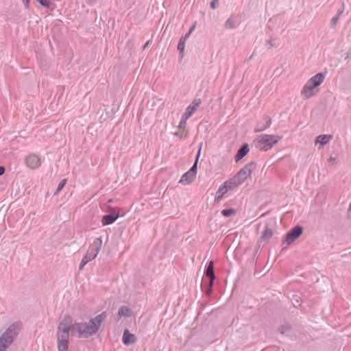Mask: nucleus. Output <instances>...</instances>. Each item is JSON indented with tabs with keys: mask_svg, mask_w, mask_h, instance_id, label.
I'll list each match as a JSON object with an SVG mask.
<instances>
[{
	"mask_svg": "<svg viewBox=\"0 0 351 351\" xmlns=\"http://www.w3.org/2000/svg\"><path fill=\"white\" fill-rule=\"evenodd\" d=\"M339 13H341V15L343 13V10L339 11L337 14H339Z\"/></svg>",
	"mask_w": 351,
	"mask_h": 351,
	"instance_id": "nucleus-39",
	"label": "nucleus"
},
{
	"mask_svg": "<svg viewBox=\"0 0 351 351\" xmlns=\"http://www.w3.org/2000/svg\"><path fill=\"white\" fill-rule=\"evenodd\" d=\"M106 316V312L104 311L88 323H76L72 325L73 332L76 330L80 337L88 338L97 332Z\"/></svg>",
	"mask_w": 351,
	"mask_h": 351,
	"instance_id": "nucleus-1",
	"label": "nucleus"
},
{
	"mask_svg": "<svg viewBox=\"0 0 351 351\" xmlns=\"http://www.w3.org/2000/svg\"><path fill=\"white\" fill-rule=\"evenodd\" d=\"M332 138V136L330 134H322L318 136L315 141V145L324 146L327 144L331 139Z\"/></svg>",
	"mask_w": 351,
	"mask_h": 351,
	"instance_id": "nucleus-17",
	"label": "nucleus"
},
{
	"mask_svg": "<svg viewBox=\"0 0 351 351\" xmlns=\"http://www.w3.org/2000/svg\"><path fill=\"white\" fill-rule=\"evenodd\" d=\"M149 43V41H147L145 45H144V48L147 47Z\"/></svg>",
	"mask_w": 351,
	"mask_h": 351,
	"instance_id": "nucleus-38",
	"label": "nucleus"
},
{
	"mask_svg": "<svg viewBox=\"0 0 351 351\" xmlns=\"http://www.w3.org/2000/svg\"><path fill=\"white\" fill-rule=\"evenodd\" d=\"M122 340L125 346H130L136 341V337L134 334H131L128 329H125Z\"/></svg>",
	"mask_w": 351,
	"mask_h": 351,
	"instance_id": "nucleus-15",
	"label": "nucleus"
},
{
	"mask_svg": "<svg viewBox=\"0 0 351 351\" xmlns=\"http://www.w3.org/2000/svg\"><path fill=\"white\" fill-rule=\"evenodd\" d=\"M290 326H283L279 328L278 330L281 334L284 335L286 334L289 330H290Z\"/></svg>",
	"mask_w": 351,
	"mask_h": 351,
	"instance_id": "nucleus-26",
	"label": "nucleus"
},
{
	"mask_svg": "<svg viewBox=\"0 0 351 351\" xmlns=\"http://www.w3.org/2000/svg\"><path fill=\"white\" fill-rule=\"evenodd\" d=\"M133 315L132 309L128 306H121L118 312V319H121L122 317H130Z\"/></svg>",
	"mask_w": 351,
	"mask_h": 351,
	"instance_id": "nucleus-18",
	"label": "nucleus"
},
{
	"mask_svg": "<svg viewBox=\"0 0 351 351\" xmlns=\"http://www.w3.org/2000/svg\"><path fill=\"white\" fill-rule=\"evenodd\" d=\"M348 215L350 219H351V203L349 206L348 211Z\"/></svg>",
	"mask_w": 351,
	"mask_h": 351,
	"instance_id": "nucleus-35",
	"label": "nucleus"
},
{
	"mask_svg": "<svg viewBox=\"0 0 351 351\" xmlns=\"http://www.w3.org/2000/svg\"><path fill=\"white\" fill-rule=\"evenodd\" d=\"M102 246V240L101 238H96L94 239L93 243L90 245V247L88 248L86 254L84 256V258L82 260V262L80 265V269L82 270L84 266L91 261L92 260L95 259Z\"/></svg>",
	"mask_w": 351,
	"mask_h": 351,
	"instance_id": "nucleus-6",
	"label": "nucleus"
},
{
	"mask_svg": "<svg viewBox=\"0 0 351 351\" xmlns=\"http://www.w3.org/2000/svg\"><path fill=\"white\" fill-rule=\"evenodd\" d=\"M40 5H42L43 6H45L46 8H49L51 4V2L50 0H37Z\"/></svg>",
	"mask_w": 351,
	"mask_h": 351,
	"instance_id": "nucleus-27",
	"label": "nucleus"
},
{
	"mask_svg": "<svg viewBox=\"0 0 351 351\" xmlns=\"http://www.w3.org/2000/svg\"><path fill=\"white\" fill-rule=\"evenodd\" d=\"M197 162H198L197 155H196V157H195L193 165L191 168V169H193V171H196V169H197Z\"/></svg>",
	"mask_w": 351,
	"mask_h": 351,
	"instance_id": "nucleus-30",
	"label": "nucleus"
},
{
	"mask_svg": "<svg viewBox=\"0 0 351 351\" xmlns=\"http://www.w3.org/2000/svg\"><path fill=\"white\" fill-rule=\"evenodd\" d=\"M273 235V232L270 228H266L263 232L261 240V241H267L269 240Z\"/></svg>",
	"mask_w": 351,
	"mask_h": 351,
	"instance_id": "nucleus-19",
	"label": "nucleus"
},
{
	"mask_svg": "<svg viewBox=\"0 0 351 351\" xmlns=\"http://www.w3.org/2000/svg\"><path fill=\"white\" fill-rule=\"evenodd\" d=\"M325 75L323 73H317L311 77L304 84L301 95L304 99H309L315 96L319 92V86L323 83Z\"/></svg>",
	"mask_w": 351,
	"mask_h": 351,
	"instance_id": "nucleus-4",
	"label": "nucleus"
},
{
	"mask_svg": "<svg viewBox=\"0 0 351 351\" xmlns=\"http://www.w3.org/2000/svg\"><path fill=\"white\" fill-rule=\"evenodd\" d=\"M265 121H265V123L264 124V125L257 127V129H256L257 131L264 130L270 126L271 123V119H269L268 117H266Z\"/></svg>",
	"mask_w": 351,
	"mask_h": 351,
	"instance_id": "nucleus-22",
	"label": "nucleus"
},
{
	"mask_svg": "<svg viewBox=\"0 0 351 351\" xmlns=\"http://www.w3.org/2000/svg\"><path fill=\"white\" fill-rule=\"evenodd\" d=\"M237 186L233 183L232 179H229L226 181L218 189L216 193V199H221L226 193L229 191H233L237 189Z\"/></svg>",
	"mask_w": 351,
	"mask_h": 351,
	"instance_id": "nucleus-9",
	"label": "nucleus"
},
{
	"mask_svg": "<svg viewBox=\"0 0 351 351\" xmlns=\"http://www.w3.org/2000/svg\"><path fill=\"white\" fill-rule=\"evenodd\" d=\"M5 173V168L3 166H0V176H2Z\"/></svg>",
	"mask_w": 351,
	"mask_h": 351,
	"instance_id": "nucleus-34",
	"label": "nucleus"
},
{
	"mask_svg": "<svg viewBox=\"0 0 351 351\" xmlns=\"http://www.w3.org/2000/svg\"><path fill=\"white\" fill-rule=\"evenodd\" d=\"M66 179H63L62 180H61V182L59 183V184L55 191V194H58L64 188V186L66 184Z\"/></svg>",
	"mask_w": 351,
	"mask_h": 351,
	"instance_id": "nucleus-25",
	"label": "nucleus"
},
{
	"mask_svg": "<svg viewBox=\"0 0 351 351\" xmlns=\"http://www.w3.org/2000/svg\"><path fill=\"white\" fill-rule=\"evenodd\" d=\"M302 232L303 229L301 226H296L293 228L289 232L287 233L284 241V243L290 245L302 234Z\"/></svg>",
	"mask_w": 351,
	"mask_h": 351,
	"instance_id": "nucleus-10",
	"label": "nucleus"
},
{
	"mask_svg": "<svg viewBox=\"0 0 351 351\" xmlns=\"http://www.w3.org/2000/svg\"><path fill=\"white\" fill-rule=\"evenodd\" d=\"M245 155H236L235 161L237 162L241 160Z\"/></svg>",
	"mask_w": 351,
	"mask_h": 351,
	"instance_id": "nucleus-32",
	"label": "nucleus"
},
{
	"mask_svg": "<svg viewBox=\"0 0 351 351\" xmlns=\"http://www.w3.org/2000/svg\"><path fill=\"white\" fill-rule=\"evenodd\" d=\"M30 1L31 0H23V2L24 3L26 8H29Z\"/></svg>",
	"mask_w": 351,
	"mask_h": 351,
	"instance_id": "nucleus-33",
	"label": "nucleus"
},
{
	"mask_svg": "<svg viewBox=\"0 0 351 351\" xmlns=\"http://www.w3.org/2000/svg\"><path fill=\"white\" fill-rule=\"evenodd\" d=\"M250 152V148L247 144L243 145L238 151L237 154H247Z\"/></svg>",
	"mask_w": 351,
	"mask_h": 351,
	"instance_id": "nucleus-24",
	"label": "nucleus"
},
{
	"mask_svg": "<svg viewBox=\"0 0 351 351\" xmlns=\"http://www.w3.org/2000/svg\"><path fill=\"white\" fill-rule=\"evenodd\" d=\"M278 136L261 134L254 141L255 146L261 152H267L270 149L280 140Z\"/></svg>",
	"mask_w": 351,
	"mask_h": 351,
	"instance_id": "nucleus-5",
	"label": "nucleus"
},
{
	"mask_svg": "<svg viewBox=\"0 0 351 351\" xmlns=\"http://www.w3.org/2000/svg\"><path fill=\"white\" fill-rule=\"evenodd\" d=\"M341 16V13H339L337 14L336 16H335L334 17H332V20H331V23L333 26H335L336 25V23H337V21H339V17Z\"/></svg>",
	"mask_w": 351,
	"mask_h": 351,
	"instance_id": "nucleus-29",
	"label": "nucleus"
},
{
	"mask_svg": "<svg viewBox=\"0 0 351 351\" xmlns=\"http://www.w3.org/2000/svg\"><path fill=\"white\" fill-rule=\"evenodd\" d=\"M197 107V103L195 101H193L186 109L180 121V128L182 127H186V120L196 111Z\"/></svg>",
	"mask_w": 351,
	"mask_h": 351,
	"instance_id": "nucleus-12",
	"label": "nucleus"
},
{
	"mask_svg": "<svg viewBox=\"0 0 351 351\" xmlns=\"http://www.w3.org/2000/svg\"><path fill=\"white\" fill-rule=\"evenodd\" d=\"M238 21L232 17H230L226 23L227 28H234L238 25Z\"/></svg>",
	"mask_w": 351,
	"mask_h": 351,
	"instance_id": "nucleus-20",
	"label": "nucleus"
},
{
	"mask_svg": "<svg viewBox=\"0 0 351 351\" xmlns=\"http://www.w3.org/2000/svg\"><path fill=\"white\" fill-rule=\"evenodd\" d=\"M293 304L295 306H296V305H300V302H299V300H298V299H296V300H295V302H293Z\"/></svg>",
	"mask_w": 351,
	"mask_h": 351,
	"instance_id": "nucleus-37",
	"label": "nucleus"
},
{
	"mask_svg": "<svg viewBox=\"0 0 351 351\" xmlns=\"http://www.w3.org/2000/svg\"><path fill=\"white\" fill-rule=\"evenodd\" d=\"M213 265V262L212 261H210L205 271L206 277H203L201 284L202 290L205 291L207 295H209L212 291V287L215 280Z\"/></svg>",
	"mask_w": 351,
	"mask_h": 351,
	"instance_id": "nucleus-7",
	"label": "nucleus"
},
{
	"mask_svg": "<svg viewBox=\"0 0 351 351\" xmlns=\"http://www.w3.org/2000/svg\"><path fill=\"white\" fill-rule=\"evenodd\" d=\"M21 330V323L16 322L10 325L0 336V351H5L13 343Z\"/></svg>",
	"mask_w": 351,
	"mask_h": 351,
	"instance_id": "nucleus-3",
	"label": "nucleus"
},
{
	"mask_svg": "<svg viewBox=\"0 0 351 351\" xmlns=\"http://www.w3.org/2000/svg\"><path fill=\"white\" fill-rule=\"evenodd\" d=\"M255 169V165L253 162L249 163L245 165L243 168L241 169L238 173L233 176L231 179L233 183L238 187L247 179V177L250 176L252 173Z\"/></svg>",
	"mask_w": 351,
	"mask_h": 351,
	"instance_id": "nucleus-8",
	"label": "nucleus"
},
{
	"mask_svg": "<svg viewBox=\"0 0 351 351\" xmlns=\"http://www.w3.org/2000/svg\"><path fill=\"white\" fill-rule=\"evenodd\" d=\"M25 161L27 167L36 169L40 165L42 159L38 155H27Z\"/></svg>",
	"mask_w": 351,
	"mask_h": 351,
	"instance_id": "nucleus-11",
	"label": "nucleus"
},
{
	"mask_svg": "<svg viewBox=\"0 0 351 351\" xmlns=\"http://www.w3.org/2000/svg\"><path fill=\"white\" fill-rule=\"evenodd\" d=\"M328 162L330 165L333 166L337 162V158L336 156L332 157V156L328 159Z\"/></svg>",
	"mask_w": 351,
	"mask_h": 351,
	"instance_id": "nucleus-28",
	"label": "nucleus"
},
{
	"mask_svg": "<svg viewBox=\"0 0 351 351\" xmlns=\"http://www.w3.org/2000/svg\"><path fill=\"white\" fill-rule=\"evenodd\" d=\"M293 304L295 306H296V305H300V302H299V300H298V299H296V300H295V302H293Z\"/></svg>",
	"mask_w": 351,
	"mask_h": 351,
	"instance_id": "nucleus-36",
	"label": "nucleus"
},
{
	"mask_svg": "<svg viewBox=\"0 0 351 351\" xmlns=\"http://www.w3.org/2000/svg\"><path fill=\"white\" fill-rule=\"evenodd\" d=\"M119 213L114 209L112 213L109 215H106L102 218V223L104 226H107L114 223L119 217Z\"/></svg>",
	"mask_w": 351,
	"mask_h": 351,
	"instance_id": "nucleus-13",
	"label": "nucleus"
},
{
	"mask_svg": "<svg viewBox=\"0 0 351 351\" xmlns=\"http://www.w3.org/2000/svg\"><path fill=\"white\" fill-rule=\"evenodd\" d=\"M71 323V317L66 314L58 325L56 337L58 351H68L69 331L72 329Z\"/></svg>",
	"mask_w": 351,
	"mask_h": 351,
	"instance_id": "nucleus-2",
	"label": "nucleus"
},
{
	"mask_svg": "<svg viewBox=\"0 0 351 351\" xmlns=\"http://www.w3.org/2000/svg\"><path fill=\"white\" fill-rule=\"evenodd\" d=\"M217 4H218V0H213L210 3V6L212 8L215 9L217 8Z\"/></svg>",
	"mask_w": 351,
	"mask_h": 351,
	"instance_id": "nucleus-31",
	"label": "nucleus"
},
{
	"mask_svg": "<svg viewBox=\"0 0 351 351\" xmlns=\"http://www.w3.org/2000/svg\"><path fill=\"white\" fill-rule=\"evenodd\" d=\"M185 127H182L180 128V125H179L178 128V131L176 132V135L178 136L180 138H184L187 136V132L184 130Z\"/></svg>",
	"mask_w": 351,
	"mask_h": 351,
	"instance_id": "nucleus-21",
	"label": "nucleus"
},
{
	"mask_svg": "<svg viewBox=\"0 0 351 351\" xmlns=\"http://www.w3.org/2000/svg\"><path fill=\"white\" fill-rule=\"evenodd\" d=\"M195 24H194L190 29L189 32L185 35L184 37H182L179 41L178 45V49L180 51L182 54L184 53V46L186 39L189 38V35L191 32L195 29Z\"/></svg>",
	"mask_w": 351,
	"mask_h": 351,
	"instance_id": "nucleus-16",
	"label": "nucleus"
},
{
	"mask_svg": "<svg viewBox=\"0 0 351 351\" xmlns=\"http://www.w3.org/2000/svg\"><path fill=\"white\" fill-rule=\"evenodd\" d=\"M196 171L193 169H190L186 172L180 180L179 182L183 184H189L191 183L195 178Z\"/></svg>",
	"mask_w": 351,
	"mask_h": 351,
	"instance_id": "nucleus-14",
	"label": "nucleus"
},
{
	"mask_svg": "<svg viewBox=\"0 0 351 351\" xmlns=\"http://www.w3.org/2000/svg\"><path fill=\"white\" fill-rule=\"evenodd\" d=\"M236 212V210L234 209H232V208H230V209H224L221 211V214L222 215H223L224 217H230V215H232V214H234Z\"/></svg>",
	"mask_w": 351,
	"mask_h": 351,
	"instance_id": "nucleus-23",
	"label": "nucleus"
}]
</instances>
